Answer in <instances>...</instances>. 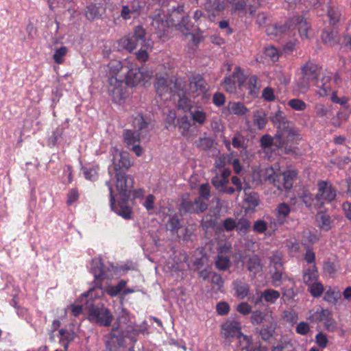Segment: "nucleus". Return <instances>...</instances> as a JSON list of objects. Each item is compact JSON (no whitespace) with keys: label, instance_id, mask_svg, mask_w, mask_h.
<instances>
[{"label":"nucleus","instance_id":"1","mask_svg":"<svg viewBox=\"0 0 351 351\" xmlns=\"http://www.w3.org/2000/svg\"><path fill=\"white\" fill-rule=\"evenodd\" d=\"M117 268L110 263L105 265L99 258H93L90 263V272L94 276L95 291L99 289L101 293H106L112 298L117 296L125 287L126 281L121 280L116 285H108L102 288V281L104 279L112 278Z\"/></svg>","mask_w":351,"mask_h":351},{"label":"nucleus","instance_id":"2","mask_svg":"<svg viewBox=\"0 0 351 351\" xmlns=\"http://www.w3.org/2000/svg\"><path fill=\"white\" fill-rule=\"evenodd\" d=\"M95 287H92L82 295V300L85 301L84 308L88 310L87 318L93 324L109 327L114 320V316L111 311L104 304L93 303V298L96 297V295H93Z\"/></svg>","mask_w":351,"mask_h":351},{"label":"nucleus","instance_id":"3","mask_svg":"<svg viewBox=\"0 0 351 351\" xmlns=\"http://www.w3.org/2000/svg\"><path fill=\"white\" fill-rule=\"evenodd\" d=\"M337 191L332 185L326 181H319L317 183V193L315 195L312 194L304 195L302 197V202L306 207H313L317 209H321L324 206V200L332 202L335 199Z\"/></svg>","mask_w":351,"mask_h":351},{"label":"nucleus","instance_id":"4","mask_svg":"<svg viewBox=\"0 0 351 351\" xmlns=\"http://www.w3.org/2000/svg\"><path fill=\"white\" fill-rule=\"evenodd\" d=\"M119 45L129 52H132L138 47L152 48L153 43L146 37L145 29L143 26L137 25L134 27L133 32L119 40Z\"/></svg>","mask_w":351,"mask_h":351},{"label":"nucleus","instance_id":"5","mask_svg":"<svg viewBox=\"0 0 351 351\" xmlns=\"http://www.w3.org/2000/svg\"><path fill=\"white\" fill-rule=\"evenodd\" d=\"M298 176L295 169H289L282 173H277L272 167L267 169L265 180L274 184L280 192H289Z\"/></svg>","mask_w":351,"mask_h":351},{"label":"nucleus","instance_id":"6","mask_svg":"<svg viewBox=\"0 0 351 351\" xmlns=\"http://www.w3.org/2000/svg\"><path fill=\"white\" fill-rule=\"evenodd\" d=\"M301 71L302 76L297 80V86L304 93L309 88L311 82L317 79L319 71L317 65L310 61L301 66Z\"/></svg>","mask_w":351,"mask_h":351},{"label":"nucleus","instance_id":"7","mask_svg":"<svg viewBox=\"0 0 351 351\" xmlns=\"http://www.w3.org/2000/svg\"><path fill=\"white\" fill-rule=\"evenodd\" d=\"M130 196H119L116 200L114 195L111 194L110 206L111 210L125 220L133 218V206L130 204Z\"/></svg>","mask_w":351,"mask_h":351},{"label":"nucleus","instance_id":"8","mask_svg":"<svg viewBox=\"0 0 351 351\" xmlns=\"http://www.w3.org/2000/svg\"><path fill=\"white\" fill-rule=\"evenodd\" d=\"M307 319L313 324L323 323L325 329L328 332H334L337 330V324L332 318V313L328 309L319 307L315 311H310Z\"/></svg>","mask_w":351,"mask_h":351},{"label":"nucleus","instance_id":"9","mask_svg":"<svg viewBox=\"0 0 351 351\" xmlns=\"http://www.w3.org/2000/svg\"><path fill=\"white\" fill-rule=\"evenodd\" d=\"M108 91L112 101L117 104H122L128 96V85L123 80H119L117 77H110Z\"/></svg>","mask_w":351,"mask_h":351},{"label":"nucleus","instance_id":"10","mask_svg":"<svg viewBox=\"0 0 351 351\" xmlns=\"http://www.w3.org/2000/svg\"><path fill=\"white\" fill-rule=\"evenodd\" d=\"M112 156V165L114 171L118 172H124L132 165L129 154L126 152H122L116 147H112L110 150Z\"/></svg>","mask_w":351,"mask_h":351},{"label":"nucleus","instance_id":"11","mask_svg":"<svg viewBox=\"0 0 351 351\" xmlns=\"http://www.w3.org/2000/svg\"><path fill=\"white\" fill-rule=\"evenodd\" d=\"M241 323L235 320H227L221 325V333L225 344L230 346L234 338L241 335Z\"/></svg>","mask_w":351,"mask_h":351},{"label":"nucleus","instance_id":"12","mask_svg":"<svg viewBox=\"0 0 351 351\" xmlns=\"http://www.w3.org/2000/svg\"><path fill=\"white\" fill-rule=\"evenodd\" d=\"M124 332L119 327L113 326L111 331L104 336L106 349L104 351H118L123 346Z\"/></svg>","mask_w":351,"mask_h":351},{"label":"nucleus","instance_id":"13","mask_svg":"<svg viewBox=\"0 0 351 351\" xmlns=\"http://www.w3.org/2000/svg\"><path fill=\"white\" fill-rule=\"evenodd\" d=\"M116 187L119 196H131L132 189L134 187V178L125 172L116 173Z\"/></svg>","mask_w":351,"mask_h":351},{"label":"nucleus","instance_id":"14","mask_svg":"<svg viewBox=\"0 0 351 351\" xmlns=\"http://www.w3.org/2000/svg\"><path fill=\"white\" fill-rule=\"evenodd\" d=\"M208 206V204L200 197H196L193 201L182 199L180 211L184 213L199 214L207 210Z\"/></svg>","mask_w":351,"mask_h":351},{"label":"nucleus","instance_id":"15","mask_svg":"<svg viewBox=\"0 0 351 351\" xmlns=\"http://www.w3.org/2000/svg\"><path fill=\"white\" fill-rule=\"evenodd\" d=\"M172 84V80H169L162 76L156 77L154 82V87L157 95L161 98V99L167 100L171 97V94L173 92Z\"/></svg>","mask_w":351,"mask_h":351},{"label":"nucleus","instance_id":"16","mask_svg":"<svg viewBox=\"0 0 351 351\" xmlns=\"http://www.w3.org/2000/svg\"><path fill=\"white\" fill-rule=\"evenodd\" d=\"M283 136L284 133L279 132H278L274 137L269 134H265L260 139L261 147L263 149H269L274 147V150L282 148L285 144Z\"/></svg>","mask_w":351,"mask_h":351},{"label":"nucleus","instance_id":"17","mask_svg":"<svg viewBox=\"0 0 351 351\" xmlns=\"http://www.w3.org/2000/svg\"><path fill=\"white\" fill-rule=\"evenodd\" d=\"M148 77L149 75L143 71L140 67L136 66H132L127 72L125 82L128 86L134 87Z\"/></svg>","mask_w":351,"mask_h":351},{"label":"nucleus","instance_id":"18","mask_svg":"<svg viewBox=\"0 0 351 351\" xmlns=\"http://www.w3.org/2000/svg\"><path fill=\"white\" fill-rule=\"evenodd\" d=\"M252 0H234L233 10L237 12L239 15L243 16H253L257 10V6Z\"/></svg>","mask_w":351,"mask_h":351},{"label":"nucleus","instance_id":"19","mask_svg":"<svg viewBox=\"0 0 351 351\" xmlns=\"http://www.w3.org/2000/svg\"><path fill=\"white\" fill-rule=\"evenodd\" d=\"M289 22L290 30L297 29L302 38H308V31L310 25L302 16H294L289 19Z\"/></svg>","mask_w":351,"mask_h":351},{"label":"nucleus","instance_id":"20","mask_svg":"<svg viewBox=\"0 0 351 351\" xmlns=\"http://www.w3.org/2000/svg\"><path fill=\"white\" fill-rule=\"evenodd\" d=\"M244 265L252 278H255L257 274L263 270L261 259L256 254L246 256L244 259Z\"/></svg>","mask_w":351,"mask_h":351},{"label":"nucleus","instance_id":"21","mask_svg":"<svg viewBox=\"0 0 351 351\" xmlns=\"http://www.w3.org/2000/svg\"><path fill=\"white\" fill-rule=\"evenodd\" d=\"M321 39L324 45L332 47L340 43L341 36L336 28L327 27L322 30Z\"/></svg>","mask_w":351,"mask_h":351},{"label":"nucleus","instance_id":"22","mask_svg":"<svg viewBox=\"0 0 351 351\" xmlns=\"http://www.w3.org/2000/svg\"><path fill=\"white\" fill-rule=\"evenodd\" d=\"M232 285L234 291V295L239 300H244L250 295V285L243 278L234 280Z\"/></svg>","mask_w":351,"mask_h":351},{"label":"nucleus","instance_id":"23","mask_svg":"<svg viewBox=\"0 0 351 351\" xmlns=\"http://www.w3.org/2000/svg\"><path fill=\"white\" fill-rule=\"evenodd\" d=\"M106 13V8L101 3H90L85 9V16L90 21L102 19Z\"/></svg>","mask_w":351,"mask_h":351},{"label":"nucleus","instance_id":"24","mask_svg":"<svg viewBox=\"0 0 351 351\" xmlns=\"http://www.w3.org/2000/svg\"><path fill=\"white\" fill-rule=\"evenodd\" d=\"M147 331V324L143 322L141 325L129 324L125 328V337H128L133 343L136 342V337L139 335H144Z\"/></svg>","mask_w":351,"mask_h":351},{"label":"nucleus","instance_id":"25","mask_svg":"<svg viewBox=\"0 0 351 351\" xmlns=\"http://www.w3.org/2000/svg\"><path fill=\"white\" fill-rule=\"evenodd\" d=\"M248 112L246 106L241 102L230 101L227 106L222 110V113L226 115L235 114L237 116H242Z\"/></svg>","mask_w":351,"mask_h":351},{"label":"nucleus","instance_id":"26","mask_svg":"<svg viewBox=\"0 0 351 351\" xmlns=\"http://www.w3.org/2000/svg\"><path fill=\"white\" fill-rule=\"evenodd\" d=\"M207 84L200 74L192 75L189 79V86L192 92L204 93L207 90Z\"/></svg>","mask_w":351,"mask_h":351},{"label":"nucleus","instance_id":"27","mask_svg":"<svg viewBox=\"0 0 351 351\" xmlns=\"http://www.w3.org/2000/svg\"><path fill=\"white\" fill-rule=\"evenodd\" d=\"M59 343L67 351L70 343L75 339L76 334L72 329L61 328L58 331Z\"/></svg>","mask_w":351,"mask_h":351},{"label":"nucleus","instance_id":"28","mask_svg":"<svg viewBox=\"0 0 351 351\" xmlns=\"http://www.w3.org/2000/svg\"><path fill=\"white\" fill-rule=\"evenodd\" d=\"M289 30V19L284 24L276 23L267 25L266 27V33L270 36H281Z\"/></svg>","mask_w":351,"mask_h":351},{"label":"nucleus","instance_id":"29","mask_svg":"<svg viewBox=\"0 0 351 351\" xmlns=\"http://www.w3.org/2000/svg\"><path fill=\"white\" fill-rule=\"evenodd\" d=\"M244 87L248 90L249 95L252 97H257L261 88V84L257 76L252 75L247 79L246 82L244 83L243 88Z\"/></svg>","mask_w":351,"mask_h":351},{"label":"nucleus","instance_id":"30","mask_svg":"<svg viewBox=\"0 0 351 351\" xmlns=\"http://www.w3.org/2000/svg\"><path fill=\"white\" fill-rule=\"evenodd\" d=\"M315 117L326 121L332 114V106L325 105L322 103H317L315 105Z\"/></svg>","mask_w":351,"mask_h":351},{"label":"nucleus","instance_id":"31","mask_svg":"<svg viewBox=\"0 0 351 351\" xmlns=\"http://www.w3.org/2000/svg\"><path fill=\"white\" fill-rule=\"evenodd\" d=\"M318 278V270L315 264L303 271L302 280L306 285L317 281Z\"/></svg>","mask_w":351,"mask_h":351},{"label":"nucleus","instance_id":"32","mask_svg":"<svg viewBox=\"0 0 351 351\" xmlns=\"http://www.w3.org/2000/svg\"><path fill=\"white\" fill-rule=\"evenodd\" d=\"M225 8L224 0H207L205 3V9L208 12H212L213 16L215 13L223 11Z\"/></svg>","mask_w":351,"mask_h":351},{"label":"nucleus","instance_id":"33","mask_svg":"<svg viewBox=\"0 0 351 351\" xmlns=\"http://www.w3.org/2000/svg\"><path fill=\"white\" fill-rule=\"evenodd\" d=\"M276 330V326L272 322L268 324L263 325L260 329L256 328V332L259 334L261 339L264 341H268L274 335Z\"/></svg>","mask_w":351,"mask_h":351},{"label":"nucleus","instance_id":"34","mask_svg":"<svg viewBox=\"0 0 351 351\" xmlns=\"http://www.w3.org/2000/svg\"><path fill=\"white\" fill-rule=\"evenodd\" d=\"M318 226L323 230L328 231L331 229L332 220L329 215L324 212H319L316 216Z\"/></svg>","mask_w":351,"mask_h":351},{"label":"nucleus","instance_id":"35","mask_svg":"<svg viewBox=\"0 0 351 351\" xmlns=\"http://www.w3.org/2000/svg\"><path fill=\"white\" fill-rule=\"evenodd\" d=\"M277 213L276 217L280 223H283L291 213V207L285 202L280 203L276 208Z\"/></svg>","mask_w":351,"mask_h":351},{"label":"nucleus","instance_id":"36","mask_svg":"<svg viewBox=\"0 0 351 351\" xmlns=\"http://www.w3.org/2000/svg\"><path fill=\"white\" fill-rule=\"evenodd\" d=\"M123 141L124 143L127 145L128 148H130L140 141V136L139 134L136 132L125 130L123 131Z\"/></svg>","mask_w":351,"mask_h":351},{"label":"nucleus","instance_id":"37","mask_svg":"<svg viewBox=\"0 0 351 351\" xmlns=\"http://www.w3.org/2000/svg\"><path fill=\"white\" fill-rule=\"evenodd\" d=\"M152 26L155 29L156 33L164 34L168 28V21L164 20L160 15L155 16L152 21Z\"/></svg>","mask_w":351,"mask_h":351},{"label":"nucleus","instance_id":"38","mask_svg":"<svg viewBox=\"0 0 351 351\" xmlns=\"http://www.w3.org/2000/svg\"><path fill=\"white\" fill-rule=\"evenodd\" d=\"M253 123L259 130H263L265 128L267 123V114L263 110H258L254 112Z\"/></svg>","mask_w":351,"mask_h":351},{"label":"nucleus","instance_id":"39","mask_svg":"<svg viewBox=\"0 0 351 351\" xmlns=\"http://www.w3.org/2000/svg\"><path fill=\"white\" fill-rule=\"evenodd\" d=\"M327 16L328 18L330 25L335 26L340 21L341 11L337 7L330 6L327 10Z\"/></svg>","mask_w":351,"mask_h":351},{"label":"nucleus","instance_id":"40","mask_svg":"<svg viewBox=\"0 0 351 351\" xmlns=\"http://www.w3.org/2000/svg\"><path fill=\"white\" fill-rule=\"evenodd\" d=\"M182 227L181 220L177 214L169 215L167 221L166 222V228L172 232H178Z\"/></svg>","mask_w":351,"mask_h":351},{"label":"nucleus","instance_id":"41","mask_svg":"<svg viewBox=\"0 0 351 351\" xmlns=\"http://www.w3.org/2000/svg\"><path fill=\"white\" fill-rule=\"evenodd\" d=\"M193 26V25L188 15L182 16L181 21L176 25V29L184 35L190 34Z\"/></svg>","mask_w":351,"mask_h":351},{"label":"nucleus","instance_id":"42","mask_svg":"<svg viewBox=\"0 0 351 351\" xmlns=\"http://www.w3.org/2000/svg\"><path fill=\"white\" fill-rule=\"evenodd\" d=\"M280 296V292L273 289H265L262 293L263 301L269 304H275Z\"/></svg>","mask_w":351,"mask_h":351},{"label":"nucleus","instance_id":"43","mask_svg":"<svg viewBox=\"0 0 351 351\" xmlns=\"http://www.w3.org/2000/svg\"><path fill=\"white\" fill-rule=\"evenodd\" d=\"M330 80L329 77H324L321 82V84H319V82L317 83V86L318 90H317V93L319 97H326L331 92Z\"/></svg>","mask_w":351,"mask_h":351},{"label":"nucleus","instance_id":"44","mask_svg":"<svg viewBox=\"0 0 351 351\" xmlns=\"http://www.w3.org/2000/svg\"><path fill=\"white\" fill-rule=\"evenodd\" d=\"M245 203L247 205L249 209H254L259 204V196L256 192L246 193L245 189Z\"/></svg>","mask_w":351,"mask_h":351},{"label":"nucleus","instance_id":"45","mask_svg":"<svg viewBox=\"0 0 351 351\" xmlns=\"http://www.w3.org/2000/svg\"><path fill=\"white\" fill-rule=\"evenodd\" d=\"M188 35L191 36L189 45L191 44L193 45L191 49L193 52H194L198 47L199 45L204 41V38L202 35V32L198 28L197 32L194 34L190 32V34H188Z\"/></svg>","mask_w":351,"mask_h":351},{"label":"nucleus","instance_id":"46","mask_svg":"<svg viewBox=\"0 0 351 351\" xmlns=\"http://www.w3.org/2000/svg\"><path fill=\"white\" fill-rule=\"evenodd\" d=\"M215 264L217 269L225 271L229 269L231 263L229 257L223 255H218L215 261Z\"/></svg>","mask_w":351,"mask_h":351},{"label":"nucleus","instance_id":"47","mask_svg":"<svg viewBox=\"0 0 351 351\" xmlns=\"http://www.w3.org/2000/svg\"><path fill=\"white\" fill-rule=\"evenodd\" d=\"M267 314L261 310H255L252 312L250 316V322L252 325H261L266 321Z\"/></svg>","mask_w":351,"mask_h":351},{"label":"nucleus","instance_id":"48","mask_svg":"<svg viewBox=\"0 0 351 351\" xmlns=\"http://www.w3.org/2000/svg\"><path fill=\"white\" fill-rule=\"evenodd\" d=\"M307 285L308 286V291L314 298H319L324 293V286L319 282L315 281L312 284H309Z\"/></svg>","mask_w":351,"mask_h":351},{"label":"nucleus","instance_id":"49","mask_svg":"<svg viewBox=\"0 0 351 351\" xmlns=\"http://www.w3.org/2000/svg\"><path fill=\"white\" fill-rule=\"evenodd\" d=\"M237 84L239 89H242L244 86V83L247 80L246 76L244 75L240 66H236L232 74Z\"/></svg>","mask_w":351,"mask_h":351},{"label":"nucleus","instance_id":"50","mask_svg":"<svg viewBox=\"0 0 351 351\" xmlns=\"http://www.w3.org/2000/svg\"><path fill=\"white\" fill-rule=\"evenodd\" d=\"M214 143V140L211 137L204 136L200 137L197 141L195 142L197 147L200 148L203 150L210 149Z\"/></svg>","mask_w":351,"mask_h":351},{"label":"nucleus","instance_id":"51","mask_svg":"<svg viewBox=\"0 0 351 351\" xmlns=\"http://www.w3.org/2000/svg\"><path fill=\"white\" fill-rule=\"evenodd\" d=\"M341 296L340 292L329 287L325 292L324 300L328 302L336 303Z\"/></svg>","mask_w":351,"mask_h":351},{"label":"nucleus","instance_id":"52","mask_svg":"<svg viewBox=\"0 0 351 351\" xmlns=\"http://www.w3.org/2000/svg\"><path fill=\"white\" fill-rule=\"evenodd\" d=\"M178 127L180 130H182V135L186 136L191 127V124L189 122L186 116H184L181 118L178 119Z\"/></svg>","mask_w":351,"mask_h":351},{"label":"nucleus","instance_id":"53","mask_svg":"<svg viewBox=\"0 0 351 351\" xmlns=\"http://www.w3.org/2000/svg\"><path fill=\"white\" fill-rule=\"evenodd\" d=\"M228 182V180H225L218 174L215 175L211 180V183L215 186V189L219 192L224 189V187Z\"/></svg>","mask_w":351,"mask_h":351},{"label":"nucleus","instance_id":"54","mask_svg":"<svg viewBox=\"0 0 351 351\" xmlns=\"http://www.w3.org/2000/svg\"><path fill=\"white\" fill-rule=\"evenodd\" d=\"M251 227V223L247 218L241 217L237 222L236 229L239 232L245 234Z\"/></svg>","mask_w":351,"mask_h":351},{"label":"nucleus","instance_id":"55","mask_svg":"<svg viewBox=\"0 0 351 351\" xmlns=\"http://www.w3.org/2000/svg\"><path fill=\"white\" fill-rule=\"evenodd\" d=\"M192 120L199 125H202L206 120V114L203 110H195L191 112Z\"/></svg>","mask_w":351,"mask_h":351},{"label":"nucleus","instance_id":"56","mask_svg":"<svg viewBox=\"0 0 351 351\" xmlns=\"http://www.w3.org/2000/svg\"><path fill=\"white\" fill-rule=\"evenodd\" d=\"M178 107L184 111L190 110L191 107V101L186 93L178 96Z\"/></svg>","mask_w":351,"mask_h":351},{"label":"nucleus","instance_id":"57","mask_svg":"<svg viewBox=\"0 0 351 351\" xmlns=\"http://www.w3.org/2000/svg\"><path fill=\"white\" fill-rule=\"evenodd\" d=\"M133 125L135 129L143 131L147 128L149 123L145 120L142 114H138L133 120Z\"/></svg>","mask_w":351,"mask_h":351},{"label":"nucleus","instance_id":"58","mask_svg":"<svg viewBox=\"0 0 351 351\" xmlns=\"http://www.w3.org/2000/svg\"><path fill=\"white\" fill-rule=\"evenodd\" d=\"M269 264L273 269H284L282 256L280 254H274L269 257Z\"/></svg>","mask_w":351,"mask_h":351},{"label":"nucleus","instance_id":"59","mask_svg":"<svg viewBox=\"0 0 351 351\" xmlns=\"http://www.w3.org/2000/svg\"><path fill=\"white\" fill-rule=\"evenodd\" d=\"M271 121L274 125H278L280 127L281 124H285L287 122V117L284 112L280 110H277L274 115L271 117Z\"/></svg>","mask_w":351,"mask_h":351},{"label":"nucleus","instance_id":"60","mask_svg":"<svg viewBox=\"0 0 351 351\" xmlns=\"http://www.w3.org/2000/svg\"><path fill=\"white\" fill-rule=\"evenodd\" d=\"M336 265L331 261H324L323 264V271L329 277L333 278L337 272Z\"/></svg>","mask_w":351,"mask_h":351},{"label":"nucleus","instance_id":"61","mask_svg":"<svg viewBox=\"0 0 351 351\" xmlns=\"http://www.w3.org/2000/svg\"><path fill=\"white\" fill-rule=\"evenodd\" d=\"M288 106L297 111H303L306 108V104L300 99H291L288 101Z\"/></svg>","mask_w":351,"mask_h":351},{"label":"nucleus","instance_id":"62","mask_svg":"<svg viewBox=\"0 0 351 351\" xmlns=\"http://www.w3.org/2000/svg\"><path fill=\"white\" fill-rule=\"evenodd\" d=\"M68 49L66 47L62 46L56 49L53 54V58L56 64H62L64 62V57L67 53Z\"/></svg>","mask_w":351,"mask_h":351},{"label":"nucleus","instance_id":"63","mask_svg":"<svg viewBox=\"0 0 351 351\" xmlns=\"http://www.w3.org/2000/svg\"><path fill=\"white\" fill-rule=\"evenodd\" d=\"M315 341L321 349L326 348L329 343L327 335L322 332L316 334Z\"/></svg>","mask_w":351,"mask_h":351},{"label":"nucleus","instance_id":"64","mask_svg":"<svg viewBox=\"0 0 351 351\" xmlns=\"http://www.w3.org/2000/svg\"><path fill=\"white\" fill-rule=\"evenodd\" d=\"M210 282L217 291H221L224 284L221 276L216 272L212 274Z\"/></svg>","mask_w":351,"mask_h":351}]
</instances>
